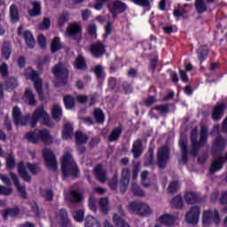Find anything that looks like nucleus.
<instances>
[{"label": "nucleus", "instance_id": "obj_1", "mask_svg": "<svg viewBox=\"0 0 227 227\" xmlns=\"http://www.w3.org/2000/svg\"><path fill=\"white\" fill-rule=\"evenodd\" d=\"M191 141H192V150L190 153L192 155H198V152L200 148H203L207 145V128L205 126L201 127L200 129V140L198 141V128H194L191 133Z\"/></svg>", "mask_w": 227, "mask_h": 227}, {"label": "nucleus", "instance_id": "obj_2", "mask_svg": "<svg viewBox=\"0 0 227 227\" xmlns=\"http://www.w3.org/2000/svg\"><path fill=\"white\" fill-rule=\"evenodd\" d=\"M61 169L63 176L67 178L68 176H77L79 175V168L77 167V163L72 158V154L70 153H66L62 159Z\"/></svg>", "mask_w": 227, "mask_h": 227}, {"label": "nucleus", "instance_id": "obj_3", "mask_svg": "<svg viewBox=\"0 0 227 227\" xmlns=\"http://www.w3.org/2000/svg\"><path fill=\"white\" fill-rule=\"evenodd\" d=\"M25 137L32 145H37L41 141L45 143V145H51L52 143V137L47 129H35L34 132H27Z\"/></svg>", "mask_w": 227, "mask_h": 227}, {"label": "nucleus", "instance_id": "obj_4", "mask_svg": "<svg viewBox=\"0 0 227 227\" xmlns=\"http://www.w3.org/2000/svg\"><path fill=\"white\" fill-rule=\"evenodd\" d=\"M27 169L33 175L40 173V167L38 165L29 162L24 164L23 161H20L18 163V173L24 182H31V175H29Z\"/></svg>", "mask_w": 227, "mask_h": 227}, {"label": "nucleus", "instance_id": "obj_5", "mask_svg": "<svg viewBox=\"0 0 227 227\" xmlns=\"http://www.w3.org/2000/svg\"><path fill=\"white\" fill-rule=\"evenodd\" d=\"M127 209L129 212H133V214H137V215H150L152 214V208L146 202H143L141 200H134L129 202L127 205Z\"/></svg>", "mask_w": 227, "mask_h": 227}, {"label": "nucleus", "instance_id": "obj_6", "mask_svg": "<svg viewBox=\"0 0 227 227\" xmlns=\"http://www.w3.org/2000/svg\"><path fill=\"white\" fill-rule=\"evenodd\" d=\"M202 223L204 226H211L214 223L215 226L221 223L219 211L217 209H207L203 212Z\"/></svg>", "mask_w": 227, "mask_h": 227}, {"label": "nucleus", "instance_id": "obj_7", "mask_svg": "<svg viewBox=\"0 0 227 227\" xmlns=\"http://www.w3.org/2000/svg\"><path fill=\"white\" fill-rule=\"evenodd\" d=\"M25 75L27 79H30L34 82V86L35 89V91H37L40 98H42V93H43V83H42V79L38 77V74L35 73L33 68L28 67L25 70Z\"/></svg>", "mask_w": 227, "mask_h": 227}, {"label": "nucleus", "instance_id": "obj_8", "mask_svg": "<svg viewBox=\"0 0 227 227\" xmlns=\"http://www.w3.org/2000/svg\"><path fill=\"white\" fill-rule=\"evenodd\" d=\"M42 119L44 125L49 126V114L43 109V106H39L34 112L32 118L30 119L31 127H36L38 121Z\"/></svg>", "mask_w": 227, "mask_h": 227}, {"label": "nucleus", "instance_id": "obj_9", "mask_svg": "<svg viewBox=\"0 0 227 227\" xmlns=\"http://www.w3.org/2000/svg\"><path fill=\"white\" fill-rule=\"evenodd\" d=\"M52 74L57 79L65 80L68 79V64L59 62L52 68Z\"/></svg>", "mask_w": 227, "mask_h": 227}, {"label": "nucleus", "instance_id": "obj_10", "mask_svg": "<svg viewBox=\"0 0 227 227\" xmlns=\"http://www.w3.org/2000/svg\"><path fill=\"white\" fill-rule=\"evenodd\" d=\"M43 157L49 169H52L53 171H56V169H58V160H56V156L54 155V153L51 151V149H43Z\"/></svg>", "mask_w": 227, "mask_h": 227}, {"label": "nucleus", "instance_id": "obj_11", "mask_svg": "<svg viewBox=\"0 0 227 227\" xmlns=\"http://www.w3.org/2000/svg\"><path fill=\"white\" fill-rule=\"evenodd\" d=\"M12 118L16 127H24L29 121V115H22L20 114V108L17 106L12 108Z\"/></svg>", "mask_w": 227, "mask_h": 227}, {"label": "nucleus", "instance_id": "obj_12", "mask_svg": "<svg viewBox=\"0 0 227 227\" xmlns=\"http://www.w3.org/2000/svg\"><path fill=\"white\" fill-rule=\"evenodd\" d=\"M158 166L160 168H166L169 160V147L163 146L158 150Z\"/></svg>", "mask_w": 227, "mask_h": 227}, {"label": "nucleus", "instance_id": "obj_13", "mask_svg": "<svg viewBox=\"0 0 227 227\" xmlns=\"http://www.w3.org/2000/svg\"><path fill=\"white\" fill-rule=\"evenodd\" d=\"M9 176L11 180H12L14 187H16L20 198H22V200H27V192H26V186L20 184V182L19 181V176H17V174L14 172H10Z\"/></svg>", "mask_w": 227, "mask_h": 227}, {"label": "nucleus", "instance_id": "obj_14", "mask_svg": "<svg viewBox=\"0 0 227 227\" xmlns=\"http://www.w3.org/2000/svg\"><path fill=\"white\" fill-rule=\"evenodd\" d=\"M200 209L198 206H193L188 213H186L185 219L190 224H197L200 221Z\"/></svg>", "mask_w": 227, "mask_h": 227}, {"label": "nucleus", "instance_id": "obj_15", "mask_svg": "<svg viewBox=\"0 0 227 227\" xmlns=\"http://www.w3.org/2000/svg\"><path fill=\"white\" fill-rule=\"evenodd\" d=\"M130 182V169L128 168H124L121 173V192H125L129 187V184Z\"/></svg>", "mask_w": 227, "mask_h": 227}, {"label": "nucleus", "instance_id": "obj_16", "mask_svg": "<svg viewBox=\"0 0 227 227\" xmlns=\"http://www.w3.org/2000/svg\"><path fill=\"white\" fill-rule=\"evenodd\" d=\"M90 53L94 58H100L106 54V46L100 42L94 43L90 46Z\"/></svg>", "mask_w": 227, "mask_h": 227}, {"label": "nucleus", "instance_id": "obj_17", "mask_svg": "<svg viewBox=\"0 0 227 227\" xmlns=\"http://www.w3.org/2000/svg\"><path fill=\"white\" fill-rule=\"evenodd\" d=\"M111 13H113V17H116L118 13H123L125 10H127V4L120 0L114 2L113 6L109 7Z\"/></svg>", "mask_w": 227, "mask_h": 227}, {"label": "nucleus", "instance_id": "obj_18", "mask_svg": "<svg viewBox=\"0 0 227 227\" xmlns=\"http://www.w3.org/2000/svg\"><path fill=\"white\" fill-rule=\"evenodd\" d=\"M224 160L227 162V153L225 157H215L211 165L210 172L216 173V171H221L223 169V164H224Z\"/></svg>", "mask_w": 227, "mask_h": 227}, {"label": "nucleus", "instance_id": "obj_19", "mask_svg": "<svg viewBox=\"0 0 227 227\" xmlns=\"http://www.w3.org/2000/svg\"><path fill=\"white\" fill-rule=\"evenodd\" d=\"M227 142L223 137H218L215 142L213 143V153L217 155V153H221L223 150H224Z\"/></svg>", "mask_w": 227, "mask_h": 227}, {"label": "nucleus", "instance_id": "obj_20", "mask_svg": "<svg viewBox=\"0 0 227 227\" xmlns=\"http://www.w3.org/2000/svg\"><path fill=\"white\" fill-rule=\"evenodd\" d=\"M94 173L97 180L100 181L101 184H104L107 181V172L104 170L102 165L98 164L94 168Z\"/></svg>", "mask_w": 227, "mask_h": 227}, {"label": "nucleus", "instance_id": "obj_21", "mask_svg": "<svg viewBox=\"0 0 227 227\" xmlns=\"http://www.w3.org/2000/svg\"><path fill=\"white\" fill-rule=\"evenodd\" d=\"M131 152L135 159L141 157V153H143V142H141V139H137L133 143Z\"/></svg>", "mask_w": 227, "mask_h": 227}, {"label": "nucleus", "instance_id": "obj_22", "mask_svg": "<svg viewBox=\"0 0 227 227\" xmlns=\"http://www.w3.org/2000/svg\"><path fill=\"white\" fill-rule=\"evenodd\" d=\"M56 217L58 221H59L62 224V226H68L70 224V222L68 221V213L65 209H60Z\"/></svg>", "mask_w": 227, "mask_h": 227}, {"label": "nucleus", "instance_id": "obj_23", "mask_svg": "<svg viewBox=\"0 0 227 227\" xmlns=\"http://www.w3.org/2000/svg\"><path fill=\"white\" fill-rule=\"evenodd\" d=\"M74 137V126L69 122L64 125V129L62 131V138L63 139H72Z\"/></svg>", "mask_w": 227, "mask_h": 227}, {"label": "nucleus", "instance_id": "obj_24", "mask_svg": "<svg viewBox=\"0 0 227 227\" xmlns=\"http://www.w3.org/2000/svg\"><path fill=\"white\" fill-rule=\"evenodd\" d=\"M178 219L176 216H173L171 215H163L160 216L159 221L160 223H162V224H165L166 226H173L175 224V222Z\"/></svg>", "mask_w": 227, "mask_h": 227}, {"label": "nucleus", "instance_id": "obj_25", "mask_svg": "<svg viewBox=\"0 0 227 227\" xmlns=\"http://www.w3.org/2000/svg\"><path fill=\"white\" fill-rule=\"evenodd\" d=\"M23 37L26 42L27 47H28V49H35V45H36V42L33 37V34L30 31H25L23 33Z\"/></svg>", "mask_w": 227, "mask_h": 227}, {"label": "nucleus", "instance_id": "obj_26", "mask_svg": "<svg viewBox=\"0 0 227 227\" xmlns=\"http://www.w3.org/2000/svg\"><path fill=\"white\" fill-rule=\"evenodd\" d=\"M23 98L25 100V103L28 104V106H35V104H36L35 94H33V90H31V89H27L25 90Z\"/></svg>", "mask_w": 227, "mask_h": 227}, {"label": "nucleus", "instance_id": "obj_27", "mask_svg": "<svg viewBox=\"0 0 227 227\" xmlns=\"http://www.w3.org/2000/svg\"><path fill=\"white\" fill-rule=\"evenodd\" d=\"M31 6L32 9L28 10V14L30 17H38V15L42 13V6L40 5V2H32Z\"/></svg>", "mask_w": 227, "mask_h": 227}, {"label": "nucleus", "instance_id": "obj_28", "mask_svg": "<svg viewBox=\"0 0 227 227\" xmlns=\"http://www.w3.org/2000/svg\"><path fill=\"white\" fill-rule=\"evenodd\" d=\"M82 28L77 23H72L67 27V33L69 36H75V35H81Z\"/></svg>", "mask_w": 227, "mask_h": 227}, {"label": "nucleus", "instance_id": "obj_29", "mask_svg": "<svg viewBox=\"0 0 227 227\" xmlns=\"http://www.w3.org/2000/svg\"><path fill=\"white\" fill-rule=\"evenodd\" d=\"M99 210L102 212V214H109L111 206H109L108 198L104 197L99 200Z\"/></svg>", "mask_w": 227, "mask_h": 227}, {"label": "nucleus", "instance_id": "obj_30", "mask_svg": "<svg viewBox=\"0 0 227 227\" xmlns=\"http://www.w3.org/2000/svg\"><path fill=\"white\" fill-rule=\"evenodd\" d=\"M179 145H180L181 152H182V162H183V164H185V162H187V155L189 153L187 152V140L180 139Z\"/></svg>", "mask_w": 227, "mask_h": 227}, {"label": "nucleus", "instance_id": "obj_31", "mask_svg": "<svg viewBox=\"0 0 227 227\" xmlns=\"http://www.w3.org/2000/svg\"><path fill=\"white\" fill-rule=\"evenodd\" d=\"M113 223L116 227H130V225L116 213L113 215Z\"/></svg>", "mask_w": 227, "mask_h": 227}, {"label": "nucleus", "instance_id": "obj_32", "mask_svg": "<svg viewBox=\"0 0 227 227\" xmlns=\"http://www.w3.org/2000/svg\"><path fill=\"white\" fill-rule=\"evenodd\" d=\"M121 132H122L121 127L114 129L110 133V136L108 137V141H110V143H114V141H117L118 139H120V137L121 136Z\"/></svg>", "mask_w": 227, "mask_h": 227}, {"label": "nucleus", "instance_id": "obj_33", "mask_svg": "<svg viewBox=\"0 0 227 227\" xmlns=\"http://www.w3.org/2000/svg\"><path fill=\"white\" fill-rule=\"evenodd\" d=\"M224 111V104L216 106L212 114L213 120H221L223 113Z\"/></svg>", "mask_w": 227, "mask_h": 227}, {"label": "nucleus", "instance_id": "obj_34", "mask_svg": "<svg viewBox=\"0 0 227 227\" xmlns=\"http://www.w3.org/2000/svg\"><path fill=\"white\" fill-rule=\"evenodd\" d=\"M195 10L199 13H205L207 12V3H205V0H195Z\"/></svg>", "mask_w": 227, "mask_h": 227}, {"label": "nucleus", "instance_id": "obj_35", "mask_svg": "<svg viewBox=\"0 0 227 227\" xmlns=\"http://www.w3.org/2000/svg\"><path fill=\"white\" fill-rule=\"evenodd\" d=\"M85 227H102L98 220L92 215H88L85 219Z\"/></svg>", "mask_w": 227, "mask_h": 227}, {"label": "nucleus", "instance_id": "obj_36", "mask_svg": "<svg viewBox=\"0 0 227 227\" xmlns=\"http://www.w3.org/2000/svg\"><path fill=\"white\" fill-rule=\"evenodd\" d=\"M184 200L186 203L192 205V203H196L198 201V194L194 192H187L184 194Z\"/></svg>", "mask_w": 227, "mask_h": 227}, {"label": "nucleus", "instance_id": "obj_37", "mask_svg": "<svg viewBox=\"0 0 227 227\" xmlns=\"http://www.w3.org/2000/svg\"><path fill=\"white\" fill-rule=\"evenodd\" d=\"M51 113H52V117L54 118V120H57V121H59L61 120V117L63 116V112L61 110V106H59L58 105H54L51 109Z\"/></svg>", "mask_w": 227, "mask_h": 227}, {"label": "nucleus", "instance_id": "obj_38", "mask_svg": "<svg viewBox=\"0 0 227 227\" xmlns=\"http://www.w3.org/2000/svg\"><path fill=\"white\" fill-rule=\"evenodd\" d=\"M20 213V209H19L17 207L6 209L4 213V219H8V217H15L19 215Z\"/></svg>", "mask_w": 227, "mask_h": 227}, {"label": "nucleus", "instance_id": "obj_39", "mask_svg": "<svg viewBox=\"0 0 227 227\" xmlns=\"http://www.w3.org/2000/svg\"><path fill=\"white\" fill-rule=\"evenodd\" d=\"M10 17L12 22H18L20 16H19V9H17V5L12 4L10 7Z\"/></svg>", "mask_w": 227, "mask_h": 227}, {"label": "nucleus", "instance_id": "obj_40", "mask_svg": "<svg viewBox=\"0 0 227 227\" xmlns=\"http://www.w3.org/2000/svg\"><path fill=\"white\" fill-rule=\"evenodd\" d=\"M60 49H63V45H61L59 37H55L51 42V51L52 53H54V52H58V51H60Z\"/></svg>", "mask_w": 227, "mask_h": 227}, {"label": "nucleus", "instance_id": "obj_41", "mask_svg": "<svg viewBox=\"0 0 227 227\" xmlns=\"http://www.w3.org/2000/svg\"><path fill=\"white\" fill-rule=\"evenodd\" d=\"M75 143L76 145H84L88 143V136L82 134V132L77 131L75 133Z\"/></svg>", "mask_w": 227, "mask_h": 227}, {"label": "nucleus", "instance_id": "obj_42", "mask_svg": "<svg viewBox=\"0 0 227 227\" xmlns=\"http://www.w3.org/2000/svg\"><path fill=\"white\" fill-rule=\"evenodd\" d=\"M70 201L72 203H79L80 201H82V194L81 192L73 190L70 192Z\"/></svg>", "mask_w": 227, "mask_h": 227}, {"label": "nucleus", "instance_id": "obj_43", "mask_svg": "<svg viewBox=\"0 0 227 227\" xmlns=\"http://www.w3.org/2000/svg\"><path fill=\"white\" fill-rule=\"evenodd\" d=\"M2 54L4 58V59H6V60L10 59V56H12V44L4 43V46L2 49Z\"/></svg>", "mask_w": 227, "mask_h": 227}, {"label": "nucleus", "instance_id": "obj_44", "mask_svg": "<svg viewBox=\"0 0 227 227\" xmlns=\"http://www.w3.org/2000/svg\"><path fill=\"white\" fill-rule=\"evenodd\" d=\"M63 101L67 109H73L74 106H75V100L74 99V97L70 95L65 96Z\"/></svg>", "mask_w": 227, "mask_h": 227}, {"label": "nucleus", "instance_id": "obj_45", "mask_svg": "<svg viewBox=\"0 0 227 227\" xmlns=\"http://www.w3.org/2000/svg\"><path fill=\"white\" fill-rule=\"evenodd\" d=\"M173 208H182L184 207V201L182 196H176L170 202Z\"/></svg>", "mask_w": 227, "mask_h": 227}, {"label": "nucleus", "instance_id": "obj_46", "mask_svg": "<svg viewBox=\"0 0 227 227\" xmlns=\"http://www.w3.org/2000/svg\"><path fill=\"white\" fill-rule=\"evenodd\" d=\"M73 217L76 223H82L84 221V210L80 209L73 212Z\"/></svg>", "mask_w": 227, "mask_h": 227}, {"label": "nucleus", "instance_id": "obj_47", "mask_svg": "<svg viewBox=\"0 0 227 227\" xmlns=\"http://www.w3.org/2000/svg\"><path fill=\"white\" fill-rule=\"evenodd\" d=\"M93 114L97 123H104V120H106V118L104 117V112H102V110L96 109Z\"/></svg>", "mask_w": 227, "mask_h": 227}, {"label": "nucleus", "instance_id": "obj_48", "mask_svg": "<svg viewBox=\"0 0 227 227\" xmlns=\"http://www.w3.org/2000/svg\"><path fill=\"white\" fill-rule=\"evenodd\" d=\"M75 67L78 70H82L84 68H86V60L84 59V57L82 56H79L76 59H75Z\"/></svg>", "mask_w": 227, "mask_h": 227}, {"label": "nucleus", "instance_id": "obj_49", "mask_svg": "<svg viewBox=\"0 0 227 227\" xmlns=\"http://www.w3.org/2000/svg\"><path fill=\"white\" fill-rule=\"evenodd\" d=\"M131 191L134 194V196H145V192H143V190L141 189V187H139V185H137V184L133 183L131 185Z\"/></svg>", "mask_w": 227, "mask_h": 227}, {"label": "nucleus", "instance_id": "obj_50", "mask_svg": "<svg viewBox=\"0 0 227 227\" xmlns=\"http://www.w3.org/2000/svg\"><path fill=\"white\" fill-rule=\"evenodd\" d=\"M19 86V82L14 77L9 78L6 82V88L7 90H15Z\"/></svg>", "mask_w": 227, "mask_h": 227}, {"label": "nucleus", "instance_id": "obj_51", "mask_svg": "<svg viewBox=\"0 0 227 227\" xmlns=\"http://www.w3.org/2000/svg\"><path fill=\"white\" fill-rule=\"evenodd\" d=\"M154 110L157 111L160 114H166L169 113V106L168 105H159L154 106Z\"/></svg>", "mask_w": 227, "mask_h": 227}, {"label": "nucleus", "instance_id": "obj_52", "mask_svg": "<svg viewBox=\"0 0 227 227\" xmlns=\"http://www.w3.org/2000/svg\"><path fill=\"white\" fill-rule=\"evenodd\" d=\"M198 54H199L198 57H199L200 63H203V61H205V59H207V56H208V51L204 48H200L198 50Z\"/></svg>", "mask_w": 227, "mask_h": 227}, {"label": "nucleus", "instance_id": "obj_53", "mask_svg": "<svg viewBox=\"0 0 227 227\" xmlns=\"http://www.w3.org/2000/svg\"><path fill=\"white\" fill-rule=\"evenodd\" d=\"M180 185L178 184V182L174 181L171 182L170 184L168 185V191L170 192V194H175L176 191H178Z\"/></svg>", "mask_w": 227, "mask_h": 227}, {"label": "nucleus", "instance_id": "obj_54", "mask_svg": "<svg viewBox=\"0 0 227 227\" xmlns=\"http://www.w3.org/2000/svg\"><path fill=\"white\" fill-rule=\"evenodd\" d=\"M68 20V13L63 12L59 17V27H63L65 26V23Z\"/></svg>", "mask_w": 227, "mask_h": 227}, {"label": "nucleus", "instance_id": "obj_55", "mask_svg": "<svg viewBox=\"0 0 227 227\" xmlns=\"http://www.w3.org/2000/svg\"><path fill=\"white\" fill-rule=\"evenodd\" d=\"M38 27L39 29H49V27H51V19L44 18Z\"/></svg>", "mask_w": 227, "mask_h": 227}, {"label": "nucleus", "instance_id": "obj_56", "mask_svg": "<svg viewBox=\"0 0 227 227\" xmlns=\"http://www.w3.org/2000/svg\"><path fill=\"white\" fill-rule=\"evenodd\" d=\"M98 79H104L106 74H104V67L102 66H97L94 70Z\"/></svg>", "mask_w": 227, "mask_h": 227}, {"label": "nucleus", "instance_id": "obj_57", "mask_svg": "<svg viewBox=\"0 0 227 227\" xmlns=\"http://www.w3.org/2000/svg\"><path fill=\"white\" fill-rule=\"evenodd\" d=\"M13 192V189L10 187H6L4 185H0V194L3 196H10Z\"/></svg>", "mask_w": 227, "mask_h": 227}, {"label": "nucleus", "instance_id": "obj_58", "mask_svg": "<svg viewBox=\"0 0 227 227\" xmlns=\"http://www.w3.org/2000/svg\"><path fill=\"white\" fill-rule=\"evenodd\" d=\"M145 164L150 166L153 164V149H149V155L145 158Z\"/></svg>", "mask_w": 227, "mask_h": 227}, {"label": "nucleus", "instance_id": "obj_59", "mask_svg": "<svg viewBox=\"0 0 227 227\" xmlns=\"http://www.w3.org/2000/svg\"><path fill=\"white\" fill-rule=\"evenodd\" d=\"M88 33L92 36V38H97V25L90 24L88 27Z\"/></svg>", "mask_w": 227, "mask_h": 227}, {"label": "nucleus", "instance_id": "obj_60", "mask_svg": "<svg viewBox=\"0 0 227 227\" xmlns=\"http://www.w3.org/2000/svg\"><path fill=\"white\" fill-rule=\"evenodd\" d=\"M6 166L8 169H13L15 168V158L13 156H8L6 158Z\"/></svg>", "mask_w": 227, "mask_h": 227}, {"label": "nucleus", "instance_id": "obj_61", "mask_svg": "<svg viewBox=\"0 0 227 227\" xmlns=\"http://www.w3.org/2000/svg\"><path fill=\"white\" fill-rule=\"evenodd\" d=\"M0 74L2 77H8V64L7 63H3L0 66Z\"/></svg>", "mask_w": 227, "mask_h": 227}, {"label": "nucleus", "instance_id": "obj_62", "mask_svg": "<svg viewBox=\"0 0 227 227\" xmlns=\"http://www.w3.org/2000/svg\"><path fill=\"white\" fill-rule=\"evenodd\" d=\"M187 13V11L182 6H178V9L174 10V17H182Z\"/></svg>", "mask_w": 227, "mask_h": 227}, {"label": "nucleus", "instance_id": "obj_63", "mask_svg": "<svg viewBox=\"0 0 227 227\" xmlns=\"http://www.w3.org/2000/svg\"><path fill=\"white\" fill-rule=\"evenodd\" d=\"M220 205H227V191H223L221 192L219 197Z\"/></svg>", "mask_w": 227, "mask_h": 227}, {"label": "nucleus", "instance_id": "obj_64", "mask_svg": "<svg viewBox=\"0 0 227 227\" xmlns=\"http://www.w3.org/2000/svg\"><path fill=\"white\" fill-rule=\"evenodd\" d=\"M134 4H137L138 6H150L149 0H130Z\"/></svg>", "mask_w": 227, "mask_h": 227}]
</instances>
